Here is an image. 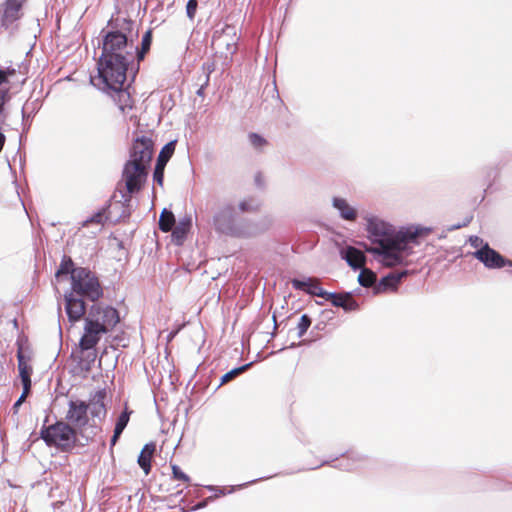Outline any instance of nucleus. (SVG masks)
Instances as JSON below:
<instances>
[{"label":"nucleus","instance_id":"nucleus-1","mask_svg":"<svg viewBox=\"0 0 512 512\" xmlns=\"http://www.w3.org/2000/svg\"><path fill=\"white\" fill-rule=\"evenodd\" d=\"M133 21L122 18L109 22L110 30L103 36L102 53L98 61L99 78L119 83L127 78L129 64L134 59Z\"/></svg>","mask_w":512,"mask_h":512},{"label":"nucleus","instance_id":"nucleus-2","mask_svg":"<svg viewBox=\"0 0 512 512\" xmlns=\"http://www.w3.org/2000/svg\"><path fill=\"white\" fill-rule=\"evenodd\" d=\"M366 221L368 238L376 246L365 245V250L381 256V263L387 267L400 264L403 260L402 252L407 249L408 243L430 232L429 229L418 228L398 232L392 225L375 216L367 217Z\"/></svg>","mask_w":512,"mask_h":512},{"label":"nucleus","instance_id":"nucleus-3","mask_svg":"<svg viewBox=\"0 0 512 512\" xmlns=\"http://www.w3.org/2000/svg\"><path fill=\"white\" fill-rule=\"evenodd\" d=\"M107 391L105 388L96 391L90 398L89 403L82 400H71L68 403L65 420L76 432L86 436L87 426L99 429V424L107 415L105 399Z\"/></svg>","mask_w":512,"mask_h":512},{"label":"nucleus","instance_id":"nucleus-4","mask_svg":"<svg viewBox=\"0 0 512 512\" xmlns=\"http://www.w3.org/2000/svg\"><path fill=\"white\" fill-rule=\"evenodd\" d=\"M40 434L48 446H54L63 452L75 447L78 435L72 426L62 420L42 428Z\"/></svg>","mask_w":512,"mask_h":512},{"label":"nucleus","instance_id":"nucleus-5","mask_svg":"<svg viewBox=\"0 0 512 512\" xmlns=\"http://www.w3.org/2000/svg\"><path fill=\"white\" fill-rule=\"evenodd\" d=\"M70 292L92 302L97 301L103 295V289L98 277L95 273L84 267H77L73 271Z\"/></svg>","mask_w":512,"mask_h":512},{"label":"nucleus","instance_id":"nucleus-6","mask_svg":"<svg viewBox=\"0 0 512 512\" xmlns=\"http://www.w3.org/2000/svg\"><path fill=\"white\" fill-rule=\"evenodd\" d=\"M98 80L103 84L102 89L113 98L123 114H127L134 109L135 100L129 91V87L124 88L126 79L120 80L119 83H111L105 78L99 77Z\"/></svg>","mask_w":512,"mask_h":512},{"label":"nucleus","instance_id":"nucleus-7","mask_svg":"<svg viewBox=\"0 0 512 512\" xmlns=\"http://www.w3.org/2000/svg\"><path fill=\"white\" fill-rule=\"evenodd\" d=\"M150 167L139 165L135 161L133 163L126 162L122 171V180L128 193L127 199L132 194L139 192L145 183Z\"/></svg>","mask_w":512,"mask_h":512},{"label":"nucleus","instance_id":"nucleus-8","mask_svg":"<svg viewBox=\"0 0 512 512\" xmlns=\"http://www.w3.org/2000/svg\"><path fill=\"white\" fill-rule=\"evenodd\" d=\"M154 154V141L148 135L136 136L129 150V159L127 162L133 163L134 160L139 165L150 167Z\"/></svg>","mask_w":512,"mask_h":512},{"label":"nucleus","instance_id":"nucleus-9","mask_svg":"<svg viewBox=\"0 0 512 512\" xmlns=\"http://www.w3.org/2000/svg\"><path fill=\"white\" fill-rule=\"evenodd\" d=\"M97 323H93L85 319L84 333L79 341V348L82 354L87 353L86 358L90 362H94L97 353L95 350L96 345L99 343L103 334H106L104 329L99 328Z\"/></svg>","mask_w":512,"mask_h":512},{"label":"nucleus","instance_id":"nucleus-10","mask_svg":"<svg viewBox=\"0 0 512 512\" xmlns=\"http://www.w3.org/2000/svg\"><path fill=\"white\" fill-rule=\"evenodd\" d=\"M239 36L234 26L225 25L212 39L213 48L225 58L232 57L238 49Z\"/></svg>","mask_w":512,"mask_h":512},{"label":"nucleus","instance_id":"nucleus-11","mask_svg":"<svg viewBox=\"0 0 512 512\" xmlns=\"http://www.w3.org/2000/svg\"><path fill=\"white\" fill-rule=\"evenodd\" d=\"M88 321L97 323L105 332L111 331L120 321L119 312L111 306H102L100 304L92 305L88 316Z\"/></svg>","mask_w":512,"mask_h":512},{"label":"nucleus","instance_id":"nucleus-12","mask_svg":"<svg viewBox=\"0 0 512 512\" xmlns=\"http://www.w3.org/2000/svg\"><path fill=\"white\" fill-rule=\"evenodd\" d=\"M233 211L232 206H227L219 211L214 217V226L220 233L238 237L242 235V232L235 226Z\"/></svg>","mask_w":512,"mask_h":512},{"label":"nucleus","instance_id":"nucleus-13","mask_svg":"<svg viewBox=\"0 0 512 512\" xmlns=\"http://www.w3.org/2000/svg\"><path fill=\"white\" fill-rule=\"evenodd\" d=\"M474 257L481 261L489 269L502 268L506 265L512 266L510 260H506L500 253L492 249L487 243L474 252Z\"/></svg>","mask_w":512,"mask_h":512},{"label":"nucleus","instance_id":"nucleus-14","mask_svg":"<svg viewBox=\"0 0 512 512\" xmlns=\"http://www.w3.org/2000/svg\"><path fill=\"white\" fill-rule=\"evenodd\" d=\"M65 311L71 323L80 321L86 313V304L84 298L68 292L64 295Z\"/></svg>","mask_w":512,"mask_h":512},{"label":"nucleus","instance_id":"nucleus-15","mask_svg":"<svg viewBox=\"0 0 512 512\" xmlns=\"http://www.w3.org/2000/svg\"><path fill=\"white\" fill-rule=\"evenodd\" d=\"M27 0H6L2 5L1 24L9 28L23 16L22 8Z\"/></svg>","mask_w":512,"mask_h":512},{"label":"nucleus","instance_id":"nucleus-16","mask_svg":"<svg viewBox=\"0 0 512 512\" xmlns=\"http://www.w3.org/2000/svg\"><path fill=\"white\" fill-rule=\"evenodd\" d=\"M174 151H175V143L169 142L161 149V151L158 155L156 166H155L154 173H153V179L160 186L163 185L165 166H166L167 162L169 161V159L172 157Z\"/></svg>","mask_w":512,"mask_h":512},{"label":"nucleus","instance_id":"nucleus-17","mask_svg":"<svg viewBox=\"0 0 512 512\" xmlns=\"http://www.w3.org/2000/svg\"><path fill=\"white\" fill-rule=\"evenodd\" d=\"M324 299L331 302L335 307L343 308L345 311H356L359 308L357 301L353 298L352 294L348 292H327Z\"/></svg>","mask_w":512,"mask_h":512},{"label":"nucleus","instance_id":"nucleus-18","mask_svg":"<svg viewBox=\"0 0 512 512\" xmlns=\"http://www.w3.org/2000/svg\"><path fill=\"white\" fill-rule=\"evenodd\" d=\"M291 283L294 289L304 291L312 296L325 298L327 293L317 278H308L307 280L293 279Z\"/></svg>","mask_w":512,"mask_h":512},{"label":"nucleus","instance_id":"nucleus-19","mask_svg":"<svg viewBox=\"0 0 512 512\" xmlns=\"http://www.w3.org/2000/svg\"><path fill=\"white\" fill-rule=\"evenodd\" d=\"M341 254L342 258H344L348 265L353 269H361L365 266L366 256L361 250L353 246H348L344 251L341 252Z\"/></svg>","mask_w":512,"mask_h":512},{"label":"nucleus","instance_id":"nucleus-20","mask_svg":"<svg viewBox=\"0 0 512 512\" xmlns=\"http://www.w3.org/2000/svg\"><path fill=\"white\" fill-rule=\"evenodd\" d=\"M18 369L22 381L23 388L31 390V375L33 368L29 365L28 360L25 358L21 350L17 353Z\"/></svg>","mask_w":512,"mask_h":512},{"label":"nucleus","instance_id":"nucleus-21","mask_svg":"<svg viewBox=\"0 0 512 512\" xmlns=\"http://www.w3.org/2000/svg\"><path fill=\"white\" fill-rule=\"evenodd\" d=\"M155 451L156 444L154 442H150L144 445L138 456L137 462L141 469L144 471L145 475H148L151 471V462Z\"/></svg>","mask_w":512,"mask_h":512},{"label":"nucleus","instance_id":"nucleus-22","mask_svg":"<svg viewBox=\"0 0 512 512\" xmlns=\"http://www.w3.org/2000/svg\"><path fill=\"white\" fill-rule=\"evenodd\" d=\"M132 414V411L128 409L127 406H125V409L123 410V412L119 415V417L117 418V421H116V424H115V428H114V434L111 438V441H110V446H111V451L113 450V447L116 445L118 439L120 438L123 430L126 428L129 420H130V416Z\"/></svg>","mask_w":512,"mask_h":512},{"label":"nucleus","instance_id":"nucleus-23","mask_svg":"<svg viewBox=\"0 0 512 512\" xmlns=\"http://www.w3.org/2000/svg\"><path fill=\"white\" fill-rule=\"evenodd\" d=\"M333 206L340 212L343 219L347 221H355L357 219V210L346 199L335 197L333 199Z\"/></svg>","mask_w":512,"mask_h":512},{"label":"nucleus","instance_id":"nucleus-24","mask_svg":"<svg viewBox=\"0 0 512 512\" xmlns=\"http://www.w3.org/2000/svg\"><path fill=\"white\" fill-rule=\"evenodd\" d=\"M191 228V219L190 218H184L181 219L178 224L175 226L172 237L174 242L177 245H181L184 240L186 239V236Z\"/></svg>","mask_w":512,"mask_h":512},{"label":"nucleus","instance_id":"nucleus-25","mask_svg":"<svg viewBox=\"0 0 512 512\" xmlns=\"http://www.w3.org/2000/svg\"><path fill=\"white\" fill-rule=\"evenodd\" d=\"M406 272H401V273H390L389 275L383 277L380 282H379V285L377 287V290L378 291H384L386 289H393L395 290L398 286V284L400 283L401 279L406 276Z\"/></svg>","mask_w":512,"mask_h":512},{"label":"nucleus","instance_id":"nucleus-26","mask_svg":"<svg viewBox=\"0 0 512 512\" xmlns=\"http://www.w3.org/2000/svg\"><path fill=\"white\" fill-rule=\"evenodd\" d=\"M152 39H153V33H152V30L149 29L145 32V34L142 37L140 49H137L136 57H137L138 63L143 61L146 54L150 51Z\"/></svg>","mask_w":512,"mask_h":512},{"label":"nucleus","instance_id":"nucleus-27","mask_svg":"<svg viewBox=\"0 0 512 512\" xmlns=\"http://www.w3.org/2000/svg\"><path fill=\"white\" fill-rule=\"evenodd\" d=\"M175 225V217L171 211L164 209L159 218V229L163 232H169Z\"/></svg>","mask_w":512,"mask_h":512},{"label":"nucleus","instance_id":"nucleus-28","mask_svg":"<svg viewBox=\"0 0 512 512\" xmlns=\"http://www.w3.org/2000/svg\"><path fill=\"white\" fill-rule=\"evenodd\" d=\"M376 279V274L372 270L365 267L361 268V272L358 276V281L361 286L366 288L371 287L375 284Z\"/></svg>","mask_w":512,"mask_h":512},{"label":"nucleus","instance_id":"nucleus-29","mask_svg":"<svg viewBox=\"0 0 512 512\" xmlns=\"http://www.w3.org/2000/svg\"><path fill=\"white\" fill-rule=\"evenodd\" d=\"M77 268L74 267V263L72 259L68 256H64L62 258V261L60 263V266L56 272V276L59 277L61 275H71V280L73 279V271H75Z\"/></svg>","mask_w":512,"mask_h":512},{"label":"nucleus","instance_id":"nucleus-30","mask_svg":"<svg viewBox=\"0 0 512 512\" xmlns=\"http://www.w3.org/2000/svg\"><path fill=\"white\" fill-rule=\"evenodd\" d=\"M107 209L108 207H104L101 210H99L91 218L84 221L83 226H88L89 224H97L103 226L109 218L107 215Z\"/></svg>","mask_w":512,"mask_h":512},{"label":"nucleus","instance_id":"nucleus-31","mask_svg":"<svg viewBox=\"0 0 512 512\" xmlns=\"http://www.w3.org/2000/svg\"><path fill=\"white\" fill-rule=\"evenodd\" d=\"M312 323L311 318L307 314H303L297 324L298 337H302L308 330Z\"/></svg>","mask_w":512,"mask_h":512},{"label":"nucleus","instance_id":"nucleus-32","mask_svg":"<svg viewBox=\"0 0 512 512\" xmlns=\"http://www.w3.org/2000/svg\"><path fill=\"white\" fill-rule=\"evenodd\" d=\"M249 367V365H243L241 367H238V368H235L227 373H225L222 377H221V385L223 384H226L228 383L229 381H231L232 379H234L236 376L240 375L241 373H243L244 371H246V369Z\"/></svg>","mask_w":512,"mask_h":512},{"label":"nucleus","instance_id":"nucleus-33","mask_svg":"<svg viewBox=\"0 0 512 512\" xmlns=\"http://www.w3.org/2000/svg\"><path fill=\"white\" fill-rule=\"evenodd\" d=\"M171 469H172V475H173L174 480L181 481L184 484H186V486H188L190 484V477L187 474H185L180 469L179 466H177L176 464H172Z\"/></svg>","mask_w":512,"mask_h":512},{"label":"nucleus","instance_id":"nucleus-34","mask_svg":"<svg viewBox=\"0 0 512 512\" xmlns=\"http://www.w3.org/2000/svg\"><path fill=\"white\" fill-rule=\"evenodd\" d=\"M248 138L252 146L256 149H261L262 147L268 144L267 140L264 137L254 132L250 133L248 135Z\"/></svg>","mask_w":512,"mask_h":512},{"label":"nucleus","instance_id":"nucleus-35","mask_svg":"<svg viewBox=\"0 0 512 512\" xmlns=\"http://www.w3.org/2000/svg\"><path fill=\"white\" fill-rule=\"evenodd\" d=\"M198 7L197 0H189L186 6V13L189 19L193 20Z\"/></svg>","mask_w":512,"mask_h":512},{"label":"nucleus","instance_id":"nucleus-36","mask_svg":"<svg viewBox=\"0 0 512 512\" xmlns=\"http://www.w3.org/2000/svg\"><path fill=\"white\" fill-rule=\"evenodd\" d=\"M30 389H25L23 388V392L21 394V396L19 397V399L14 403L13 405V411L14 413H17L18 412V409L19 407L21 406V404L26 400V398L28 397V395L30 394Z\"/></svg>","mask_w":512,"mask_h":512},{"label":"nucleus","instance_id":"nucleus-37","mask_svg":"<svg viewBox=\"0 0 512 512\" xmlns=\"http://www.w3.org/2000/svg\"><path fill=\"white\" fill-rule=\"evenodd\" d=\"M9 100V89L0 88V109L4 110L6 102Z\"/></svg>","mask_w":512,"mask_h":512},{"label":"nucleus","instance_id":"nucleus-38","mask_svg":"<svg viewBox=\"0 0 512 512\" xmlns=\"http://www.w3.org/2000/svg\"><path fill=\"white\" fill-rule=\"evenodd\" d=\"M239 209L242 212H248V211H256L257 207H253L248 201H242L239 204Z\"/></svg>","mask_w":512,"mask_h":512},{"label":"nucleus","instance_id":"nucleus-39","mask_svg":"<svg viewBox=\"0 0 512 512\" xmlns=\"http://www.w3.org/2000/svg\"><path fill=\"white\" fill-rule=\"evenodd\" d=\"M4 71V74H5V78L6 80L8 81V78L11 77V76H14L16 71L14 68H10L8 67L7 69L3 70Z\"/></svg>","mask_w":512,"mask_h":512},{"label":"nucleus","instance_id":"nucleus-40","mask_svg":"<svg viewBox=\"0 0 512 512\" xmlns=\"http://www.w3.org/2000/svg\"><path fill=\"white\" fill-rule=\"evenodd\" d=\"M5 122H6V115L4 113V110L0 109V130L2 129Z\"/></svg>","mask_w":512,"mask_h":512},{"label":"nucleus","instance_id":"nucleus-41","mask_svg":"<svg viewBox=\"0 0 512 512\" xmlns=\"http://www.w3.org/2000/svg\"><path fill=\"white\" fill-rule=\"evenodd\" d=\"M6 137L5 135L0 131V152L3 149V146L5 144Z\"/></svg>","mask_w":512,"mask_h":512},{"label":"nucleus","instance_id":"nucleus-42","mask_svg":"<svg viewBox=\"0 0 512 512\" xmlns=\"http://www.w3.org/2000/svg\"><path fill=\"white\" fill-rule=\"evenodd\" d=\"M5 83H8L6 78H5V74H4V71L0 69V86L2 84H5Z\"/></svg>","mask_w":512,"mask_h":512},{"label":"nucleus","instance_id":"nucleus-43","mask_svg":"<svg viewBox=\"0 0 512 512\" xmlns=\"http://www.w3.org/2000/svg\"><path fill=\"white\" fill-rule=\"evenodd\" d=\"M202 91H203V87H201L199 90H198V94L201 95L202 94Z\"/></svg>","mask_w":512,"mask_h":512}]
</instances>
